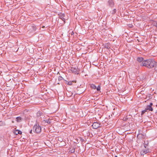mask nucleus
<instances>
[{
    "label": "nucleus",
    "instance_id": "nucleus-1",
    "mask_svg": "<svg viewBox=\"0 0 157 157\" xmlns=\"http://www.w3.org/2000/svg\"><path fill=\"white\" fill-rule=\"evenodd\" d=\"M141 66H145L146 67L151 68L155 67H156V63L153 59H148L144 60L140 64Z\"/></svg>",
    "mask_w": 157,
    "mask_h": 157
},
{
    "label": "nucleus",
    "instance_id": "nucleus-2",
    "mask_svg": "<svg viewBox=\"0 0 157 157\" xmlns=\"http://www.w3.org/2000/svg\"><path fill=\"white\" fill-rule=\"evenodd\" d=\"M41 128L39 124H37L35 125L33 128V131L36 133H39L41 131Z\"/></svg>",
    "mask_w": 157,
    "mask_h": 157
},
{
    "label": "nucleus",
    "instance_id": "nucleus-3",
    "mask_svg": "<svg viewBox=\"0 0 157 157\" xmlns=\"http://www.w3.org/2000/svg\"><path fill=\"white\" fill-rule=\"evenodd\" d=\"M101 124L98 123L97 122H94L92 126L93 128L96 129L101 127L100 126Z\"/></svg>",
    "mask_w": 157,
    "mask_h": 157
},
{
    "label": "nucleus",
    "instance_id": "nucleus-4",
    "mask_svg": "<svg viewBox=\"0 0 157 157\" xmlns=\"http://www.w3.org/2000/svg\"><path fill=\"white\" fill-rule=\"evenodd\" d=\"M59 17L65 22L66 18H65V15L64 13H60L58 14Z\"/></svg>",
    "mask_w": 157,
    "mask_h": 157
},
{
    "label": "nucleus",
    "instance_id": "nucleus-5",
    "mask_svg": "<svg viewBox=\"0 0 157 157\" xmlns=\"http://www.w3.org/2000/svg\"><path fill=\"white\" fill-rule=\"evenodd\" d=\"M150 151L149 149L147 148L145 149H143L140 152V154L141 155H144V154L149 152Z\"/></svg>",
    "mask_w": 157,
    "mask_h": 157
},
{
    "label": "nucleus",
    "instance_id": "nucleus-6",
    "mask_svg": "<svg viewBox=\"0 0 157 157\" xmlns=\"http://www.w3.org/2000/svg\"><path fill=\"white\" fill-rule=\"evenodd\" d=\"M81 88L80 87H77L76 90L75 91H76L77 92V94H81L83 92V90H80Z\"/></svg>",
    "mask_w": 157,
    "mask_h": 157
},
{
    "label": "nucleus",
    "instance_id": "nucleus-7",
    "mask_svg": "<svg viewBox=\"0 0 157 157\" xmlns=\"http://www.w3.org/2000/svg\"><path fill=\"white\" fill-rule=\"evenodd\" d=\"M108 3L109 6L111 7H113L114 5V3L113 0H109Z\"/></svg>",
    "mask_w": 157,
    "mask_h": 157
},
{
    "label": "nucleus",
    "instance_id": "nucleus-8",
    "mask_svg": "<svg viewBox=\"0 0 157 157\" xmlns=\"http://www.w3.org/2000/svg\"><path fill=\"white\" fill-rule=\"evenodd\" d=\"M146 108V110H148L149 111H153V109L152 108V107L150 106V105H147Z\"/></svg>",
    "mask_w": 157,
    "mask_h": 157
},
{
    "label": "nucleus",
    "instance_id": "nucleus-9",
    "mask_svg": "<svg viewBox=\"0 0 157 157\" xmlns=\"http://www.w3.org/2000/svg\"><path fill=\"white\" fill-rule=\"evenodd\" d=\"M137 137L141 138H145L144 135L142 133H140V132H139V133L137 135Z\"/></svg>",
    "mask_w": 157,
    "mask_h": 157
},
{
    "label": "nucleus",
    "instance_id": "nucleus-10",
    "mask_svg": "<svg viewBox=\"0 0 157 157\" xmlns=\"http://www.w3.org/2000/svg\"><path fill=\"white\" fill-rule=\"evenodd\" d=\"M144 59L142 57H138L137 58L136 60L138 62L140 63L144 61Z\"/></svg>",
    "mask_w": 157,
    "mask_h": 157
},
{
    "label": "nucleus",
    "instance_id": "nucleus-11",
    "mask_svg": "<svg viewBox=\"0 0 157 157\" xmlns=\"http://www.w3.org/2000/svg\"><path fill=\"white\" fill-rule=\"evenodd\" d=\"M22 132L21 131L19 130H16L14 131V134L16 135H17L18 134H21Z\"/></svg>",
    "mask_w": 157,
    "mask_h": 157
},
{
    "label": "nucleus",
    "instance_id": "nucleus-12",
    "mask_svg": "<svg viewBox=\"0 0 157 157\" xmlns=\"http://www.w3.org/2000/svg\"><path fill=\"white\" fill-rule=\"evenodd\" d=\"M22 120V118L20 117H17L16 118V121L17 122H21V121Z\"/></svg>",
    "mask_w": 157,
    "mask_h": 157
},
{
    "label": "nucleus",
    "instance_id": "nucleus-13",
    "mask_svg": "<svg viewBox=\"0 0 157 157\" xmlns=\"http://www.w3.org/2000/svg\"><path fill=\"white\" fill-rule=\"evenodd\" d=\"M71 71L74 72V73H76L77 72H78V70L77 68H71Z\"/></svg>",
    "mask_w": 157,
    "mask_h": 157
},
{
    "label": "nucleus",
    "instance_id": "nucleus-14",
    "mask_svg": "<svg viewBox=\"0 0 157 157\" xmlns=\"http://www.w3.org/2000/svg\"><path fill=\"white\" fill-rule=\"evenodd\" d=\"M43 121H44L45 123H47L48 124H50L51 123V121L49 120H44Z\"/></svg>",
    "mask_w": 157,
    "mask_h": 157
},
{
    "label": "nucleus",
    "instance_id": "nucleus-15",
    "mask_svg": "<svg viewBox=\"0 0 157 157\" xmlns=\"http://www.w3.org/2000/svg\"><path fill=\"white\" fill-rule=\"evenodd\" d=\"M148 143L147 141L145 142L144 141V146L145 148H146L147 146H148Z\"/></svg>",
    "mask_w": 157,
    "mask_h": 157
},
{
    "label": "nucleus",
    "instance_id": "nucleus-16",
    "mask_svg": "<svg viewBox=\"0 0 157 157\" xmlns=\"http://www.w3.org/2000/svg\"><path fill=\"white\" fill-rule=\"evenodd\" d=\"M42 113L41 112L39 111L37 112L36 115L37 116L40 117L42 115Z\"/></svg>",
    "mask_w": 157,
    "mask_h": 157
},
{
    "label": "nucleus",
    "instance_id": "nucleus-17",
    "mask_svg": "<svg viewBox=\"0 0 157 157\" xmlns=\"http://www.w3.org/2000/svg\"><path fill=\"white\" fill-rule=\"evenodd\" d=\"M104 47L105 48H107V49H109L110 48V45H109L108 44H106L104 46Z\"/></svg>",
    "mask_w": 157,
    "mask_h": 157
},
{
    "label": "nucleus",
    "instance_id": "nucleus-18",
    "mask_svg": "<svg viewBox=\"0 0 157 157\" xmlns=\"http://www.w3.org/2000/svg\"><path fill=\"white\" fill-rule=\"evenodd\" d=\"M91 88L93 89H96V86L94 84H91L90 85Z\"/></svg>",
    "mask_w": 157,
    "mask_h": 157
},
{
    "label": "nucleus",
    "instance_id": "nucleus-19",
    "mask_svg": "<svg viewBox=\"0 0 157 157\" xmlns=\"http://www.w3.org/2000/svg\"><path fill=\"white\" fill-rule=\"evenodd\" d=\"M117 10L116 9H114L112 11V13L113 14H114L116 12Z\"/></svg>",
    "mask_w": 157,
    "mask_h": 157
},
{
    "label": "nucleus",
    "instance_id": "nucleus-20",
    "mask_svg": "<svg viewBox=\"0 0 157 157\" xmlns=\"http://www.w3.org/2000/svg\"><path fill=\"white\" fill-rule=\"evenodd\" d=\"M147 110H146V108L143 110L142 112L141 115L143 114L144 113L147 111Z\"/></svg>",
    "mask_w": 157,
    "mask_h": 157
},
{
    "label": "nucleus",
    "instance_id": "nucleus-21",
    "mask_svg": "<svg viewBox=\"0 0 157 157\" xmlns=\"http://www.w3.org/2000/svg\"><path fill=\"white\" fill-rule=\"evenodd\" d=\"M73 81H70L68 82L67 84L69 85H72Z\"/></svg>",
    "mask_w": 157,
    "mask_h": 157
},
{
    "label": "nucleus",
    "instance_id": "nucleus-22",
    "mask_svg": "<svg viewBox=\"0 0 157 157\" xmlns=\"http://www.w3.org/2000/svg\"><path fill=\"white\" fill-rule=\"evenodd\" d=\"M97 90L98 91H99L101 90V87L100 86H98L97 88Z\"/></svg>",
    "mask_w": 157,
    "mask_h": 157
},
{
    "label": "nucleus",
    "instance_id": "nucleus-23",
    "mask_svg": "<svg viewBox=\"0 0 157 157\" xmlns=\"http://www.w3.org/2000/svg\"><path fill=\"white\" fill-rule=\"evenodd\" d=\"M63 79V78L61 76H59L58 77V80L59 81H61Z\"/></svg>",
    "mask_w": 157,
    "mask_h": 157
},
{
    "label": "nucleus",
    "instance_id": "nucleus-24",
    "mask_svg": "<svg viewBox=\"0 0 157 157\" xmlns=\"http://www.w3.org/2000/svg\"><path fill=\"white\" fill-rule=\"evenodd\" d=\"M128 119V118L126 117H124L123 118V120L124 121H126L127 119Z\"/></svg>",
    "mask_w": 157,
    "mask_h": 157
},
{
    "label": "nucleus",
    "instance_id": "nucleus-25",
    "mask_svg": "<svg viewBox=\"0 0 157 157\" xmlns=\"http://www.w3.org/2000/svg\"><path fill=\"white\" fill-rule=\"evenodd\" d=\"M154 25L157 27V23H154Z\"/></svg>",
    "mask_w": 157,
    "mask_h": 157
},
{
    "label": "nucleus",
    "instance_id": "nucleus-26",
    "mask_svg": "<svg viewBox=\"0 0 157 157\" xmlns=\"http://www.w3.org/2000/svg\"><path fill=\"white\" fill-rule=\"evenodd\" d=\"M153 105V103L151 102L150 103V105H150L152 107Z\"/></svg>",
    "mask_w": 157,
    "mask_h": 157
},
{
    "label": "nucleus",
    "instance_id": "nucleus-27",
    "mask_svg": "<svg viewBox=\"0 0 157 157\" xmlns=\"http://www.w3.org/2000/svg\"><path fill=\"white\" fill-rule=\"evenodd\" d=\"M75 151V149H73L71 151V152L73 153Z\"/></svg>",
    "mask_w": 157,
    "mask_h": 157
},
{
    "label": "nucleus",
    "instance_id": "nucleus-28",
    "mask_svg": "<svg viewBox=\"0 0 157 157\" xmlns=\"http://www.w3.org/2000/svg\"><path fill=\"white\" fill-rule=\"evenodd\" d=\"M32 130L31 129V130L30 131V132H30V134H32Z\"/></svg>",
    "mask_w": 157,
    "mask_h": 157
},
{
    "label": "nucleus",
    "instance_id": "nucleus-29",
    "mask_svg": "<svg viewBox=\"0 0 157 157\" xmlns=\"http://www.w3.org/2000/svg\"><path fill=\"white\" fill-rule=\"evenodd\" d=\"M73 34H74V33L73 32H72L71 34L73 35Z\"/></svg>",
    "mask_w": 157,
    "mask_h": 157
},
{
    "label": "nucleus",
    "instance_id": "nucleus-30",
    "mask_svg": "<svg viewBox=\"0 0 157 157\" xmlns=\"http://www.w3.org/2000/svg\"><path fill=\"white\" fill-rule=\"evenodd\" d=\"M115 157H117V156H115Z\"/></svg>",
    "mask_w": 157,
    "mask_h": 157
}]
</instances>
